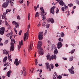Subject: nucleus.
<instances>
[{"instance_id": "nucleus-30", "label": "nucleus", "mask_w": 79, "mask_h": 79, "mask_svg": "<svg viewBox=\"0 0 79 79\" xmlns=\"http://www.w3.org/2000/svg\"><path fill=\"white\" fill-rule=\"evenodd\" d=\"M50 21L51 23H54V20L53 18H52L50 19Z\"/></svg>"}, {"instance_id": "nucleus-60", "label": "nucleus", "mask_w": 79, "mask_h": 79, "mask_svg": "<svg viewBox=\"0 0 79 79\" xmlns=\"http://www.w3.org/2000/svg\"><path fill=\"white\" fill-rule=\"evenodd\" d=\"M61 10L63 11H64V10H64V7H62V8H61Z\"/></svg>"}, {"instance_id": "nucleus-56", "label": "nucleus", "mask_w": 79, "mask_h": 79, "mask_svg": "<svg viewBox=\"0 0 79 79\" xmlns=\"http://www.w3.org/2000/svg\"><path fill=\"white\" fill-rule=\"evenodd\" d=\"M64 7L65 8V9H67V8H68V6H66V5L65 4H64Z\"/></svg>"}, {"instance_id": "nucleus-45", "label": "nucleus", "mask_w": 79, "mask_h": 79, "mask_svg": "<svg viewBox=\"0 0 79 79\" xmlns=\"http://www.w3.org/2000/svg\"><path fill=\"white\" fill-rule=\"evenodd\" d=\"M17 19H19H19H21V17H20V16H19V15H18L17 17Z\"/></svg>"}, {"instance_id": "nucleus-42", "label": "nucleus", "mask_w": 79, "mask_h": 79, "mask_svg": "<svg viewBox=\"0 0 79 79\" xmlns=\"http://www.w3.org/2000/svg\"><path fill=\"white\" fill-rule=\"evenodd\" d=\"M62 78V76L59 75V76L57 77V79H61Z\"/></svg>"}, {"instance_id": "nucleus-61", "label": "nucleus", "mask_w": 79, "mask_h": 79, "mask_svg": "<svg viewBox=\"0 0 79 79\" xmlns=\"http://www.w3.org/2000/svg\"><path fill=\"white\" fill-rule=\"evenodd\" d=\"M11 29V26L10 25L8 24V29Z\"/></svg>"}, {"instance_id": "nucleus-17", "label": "nucleus", "mask_w": 79, "mask_h": 79, "mask_svg": "<svg viewBox=\"0 0 79 79\" xmlns=\"http://www.w3.org/2000/svg\"><path fill=\"white\" fill-rule=\"evenodd\" d=\"M59 4L60 5H61L62 6H63L64 5H65V4H64V2H63V0H61V1L59 2Z\"/></svg>"}, {"instance_id": "nucleus-47", "label": "nucleus", "mask_w": 79, "mask_h": 79, "mask_svg": "<svg viewBox=\"0 0 79 79\" xmlns=\"http://www.w3.org/2000/svg\"><path fill=\"white\" fill-rule=\"evenodd\" d=\"M22 33V30H20L19 31V35H21Z\"/></svg>"}, {"instance_id": "nucleus-46", "label": "nucleus", "mask_w": 79, "mask_h": 79, "mask_svg": "<svg viewBox=\"0 0 79 79\" xmlns=\"http://www.w3.org/2000/svg\"><path fill=\"white\" fill-rule=\"evenodd\" d=\"M23 2H24V0H20L19 1V3H20V4H21V3H23Z\"/></svg>"}, {"instance_id": "nucleus-34", "label": "nucleus", "mask_w": 79, "mask_h": 79, "mask_svg": "<svg viewBox=\"0 0 79 79\" xmlns=\"http://www.w3.org/2000/svg\"><path fill=\"white\" fill-rule=\"evenodd\" d=\"M60 35L61 37H63L64 36V33L63 32Z\"/></svg>"}, {"instance_id": "nucleus-51", "label": "nucleus", "mask_w": 79, "mask_h": 79, "mask_svg": "<svg viewBox=\"0 0 79 79\" xmlns=\"http://www.w3.org/2000/svg\"><path fill=\"white\" fill-rule=\"evenodd\" d=\"M60 35H61V33H59L58 34V35H57V37H60Z\"/></svg>"}, {"instance_id": "nucleus-37", "label": "nucleus", "mask_w": 79, "mask_h": 79, "mask_svg": "<svg viewBox=\"0 0 79 79\" xmlns=\"http://www.w3.org/2000/svg\"><path fill=\"white\" fill-rule=\"evenodd\" d=\"M50 66H51V69H53V68H54V66H53V64H51Z\"/></svg>"}, {"instance_id": "nucleus-49", "label": "nucleus", "mask_w": 79, "mask_h": 79, "mask_svg": "<svg viewBox=\"0 0 79 79\" xmlns=\"http://www.w3.org/2000/svg\"><path fill=\"white\" fill-rule=\"evenodd\" d=\"M75 2H76L78 5H79V1H78V0H77L76 1H75Z\"/></svg>"}, {"instance_id": "nucleus-62", "label": "nucleus", "mask_w": 79, "mask_h": 79, "mask_svg": "<svg viewBox=\"0 0 79 79\" xmlns=\"http://www.w3.org/2000/svg\"><path fill=\"white\" fill-rule=\"evenodd\" d=\"M55 66L56 67H58V66L59 65H58V63H57L55 64Z\"/></svg>"}, {"instance_id": "nucleus-54", "label": "nucleus", "mask_w": 79, "mask_h": 79, "mask_svg": "<svg viewBox=\"0 0 79 79\" xmlns=\"http://www.w3.org/2000/svg\"><path fill=\"white\" fill-rule=\"evenodd\" d=\"M32 43H31V44H30V47H31V50H32V49L31 48H32Z\"/></svg>"}, {"instance_id": "nucleus-12", "label": "nucleus", "mask_w": 79, "mask_h": 79, "mask_svg": "<svg viewBox=\"0 0 79 79\" xmlns=\"http://www.w3.org/2000/svg\"><path fill=\"white\" fill-rule=\"evenodd\" d=\"M56 7L55 6H54L52 7V8H51L50 10V12L51 13H52L53 15H54L55 13V11H54V9H55Z\"/></svg>"}, {"instance_id": "nucleus-50", "label": "nucleus", "mask_w": 79, "mask_h": 79, "mask_svg": "<svg viewBox=\"0 0 79 79\" xmlns=\"http://www.w3.org/2000/svg\"><path fill=\"white\" fill-rule=\"evenodd\" d=\"M73 5V4L72 3H70L68 5V6H70V7H71V6H72Z\"/></svg>"}, {"instance_id": "nucleus-8", "label": "nucleus", "mask_w": 79, "mask_h": 79, "mask_svg": "<svg viewBox=\"0 0 79 79\" xmlns=\"http://www.w3.org/2000/svg\"><path fill=\"white\" fill-rule=\"evenodd\" d=\"M74 69V68L72 66L71 69H68L69 71L70 74H74V71L73 70Z\"/></svg>"}, {"instance_id": "nucleus-10", "label": "nucleus", "mask_w": 79, "mask_h": 79, "mask_svg": "<svg viewBox=\"0 0 79 79\" xmlns=\"http://www.w3.org/2000/svg\"><path fill=\"white\" fill-rule=\"evenodd\" d=\"M19 63H21V60H19L18 61V59H16L15 60L14 64H15L16 66H18L19 65Z\"/></svg>"}, {"instance_id": "nucleus-64", "label": "nucleus", "mask_w": 79, "mask_h": 79, "mask_svg": "<svg viewBox=\"0 0 79 79\" xmlns=\"http://www.w3.org/2000/svg\"><path fill=\"white\" fill-rule=\"evenodd\" d=\"M53 79H56V76H54L53 77Z\"/></svg>"}, {"instance_id": "nucleus-4", "label": "nucleus", "mask_w": 79, "mask_h": 79, "mask_svg": "<svg viewBox=\"0 0 79 79\" xmlns=\"http://www.w3.org/2000/svg\"><path fill=\"white\" fill-rule=\"evenodd\" d=\"M13 40L14 42V44H15L16 41H15V40L14 39H11V42L10 43L11 44V46H10V51L11 52V51H13L14 50V49H15V47H14V43L13 42Z\"/></svg>"}, {"instance_id": "nucleus-36", "label": "nucleus", "mask_w": 79, "mask_h": 79, "mask_svg": "<svg viewBox=\"0 0 79 79\" xmlns=\"http://www.w3.org/2000/svg\"><path fill=\"white\" fill-rule=\"evenodd\" d=\"M30 13H28V20H29L30 19Z\"/></svg>"}, {"instance_id": "nucleus-21", "label": "nucleus", "mask_w": 79, "mask_h": 79, "mask_svg": "<svg viewBox=\"0 0 79 79\" xmlns=\"http://www.w3.org/2000/svg\"><path fill=\"white\" fill-rule=\"evenodd\" d=\"M7 60V56H6L3 59V62H6V61Z\"/></svg>"}, {"instance_id": "nucleus-44", "label": "nucleus", "mask_w": 79, "mask_h": 79, "mask_svg": "<svg viewBox=\"0 0 79 79\" xmlns=\"http://www.w3.org/2000/svg\"><path fill=\"white\" fill-rule=\"evenodd\" d=\"M14 31L15 32V33L17 34L18 32H17V31L16 30V29L15 28H14Z\"/></svg>"}, {"instance_id": "nucleus-20", "label": "nucleus", "mask_w": 79, "mask_h": 79, "mask_svg": "<svg viewBox=\"0 0 79 79\" xmlns=\"http://www.w3.org/2000/svg\"><path fill=\"white\" fill-rule=\"evenodd\" d=\"M69 61H72L73 60V56H71L69 57Z\"/></svg>"}, {"instance_id": "nucleus-53", "label": "nucleus", "mask_w": 79, "mask_h": 79, "mask_svg": "<svg viewBox=\"0 0 79 79\" xmlns=\"http://www.w3.org/2000/svg\"><path fill=\"white\" fill-rule=\"evenodd\" d=\"M10 63L9 62H8L7 64H6V66H10Z\"/></svg>"}, {"instance_id": "nucleus-13", "label": "nucleus", "mask_w": 79, "mask_h": 79, "mask_svg": "<svg viewBox=\"0 0 79 79\" xmlns=\"http://www.w3.org/2000/svg\"><path fill=\"white\" fill-rule=\"evenodd\" d=\"M5 29V28L4 27H2L1 29V30L0 31V34H1V35H3V34H4Z\"/></svg>"}, {"instance_id": "nucleus-41", "label": "nucleus", "mask_w": 79, "mask_h": 79, "mask_svg": "<svg viewBox=\"0 0 79 79\" xmlns=\"http://www.w3.org/2000/svg\"><path fill=\"white\" fill-rule=\"evenodd\" d=\"M27 6H29V4L30 3V2H29V1H27Z\"/></svg>"}, {"instance_id": "nucleus-29", "label": "nucleus", "mask_w": 79, "mask_h": 79, "mask_svg": "<svg viewBox=\"0 0 79 79\" xmlns=\"http://www.w3.org/2000/svg\"><path fill=\"white\" fill-rule=\"evenodd\" d=\"M40 71V73H39L40 74V77H42V75L41 74V73H42V70H40V71Z\"/></svg>"}, {"instance_id": "nucleus-5", "label": "nucleus", "mask_w": 79, "mask_h": 79, "mask_svg": "<svg viewBox=\"0 0 79 79\" xmlns=\"http://www.w3.org/2000/svg\"><path fill=\"white\" fill-rule=\"evenodd\" d=\"M43 34H44L43 32H40L39 33L38 37V39L40 40H41L43 39Z\"/></svg>"}, {"instance_id": "nucleus-3", "label": "nucleus", "mask_w": 79, "mask_h": 79, "mask_svg": "<svg viewBox=\"0 0 79 79\" xmlns=\"http://www.w3.org/2000/svg\"><path fill=\"white\" fill-rule=\"evenodd\" d=\"M40 10H41L43 13L42 15V20L45 21V20H46V19L45 18V16L44 15H46L47 13L45 12V10H44V9H43V7H40Z\"/></svg>"}, {"instance_id": "nucleus-22", "label": "nucleus", "mask_w": 79, "mask_h": 79, "mask_svg": "<svg viewBox=\"0 0 79 79\" xmlns=\"http://www.w3.org/2000/svg\"><path fill=\"white\" fill-rule=\"evenodd\" d=\"M58 40L60 42H63V39H62L61 37H60L58 39Z\"/></svg>"}, {"instance_id": "nucleus-63", "label": "nucleus", "mask_w": 79, "mask_h": 79, "mask_svg": "<svg viewBox=\"0 0 79 79\" xmlns=\"http://www.w3.org/2000/svg\"><path fill=\"white\" fill-rule=\"evenodd\" d=\"M47 30H45V33H44V35H46V34H47Z\"/></svg>"}, {"instance_id": "nucleus-32", "label": "nucleus", "mask_w": 79, "mask_h": 79, "mask_svg": "<svg viewBox=\"0 0 79 79\" xmlns=\"http://www.w3.org/2000/svg\"><path fill=\"white\" fill-rule=\"evenodd\" d=\"M11 10L7 9L6 10V13H8V12H10V11H11Z\"/></svg>"}, {"instance_id": "nucleus-38", "label": "nucleus", "mask_w": 79, "mask_h": 79, "mask_svg": "<svg viewBox=\"0 0 79 79\" xmlns=\"http://www.w3.org/2000/svg\"><path fill=\"white\" fill-rule=\"evenodd\" d=\"M11 55H8L7 57L8 59H11Z\"/></svg>"}, {"instance_id": "nucleus-23", "label": "nucleus", "mask_w": 79, "mask_h": 79, "mask_svg": "<svg viewBox=\"0 0 79 79\" xmlns=\"http://www.w3.org/2000/svg\"><path fill=\"white\" fill-rule=\"evenodd\" d=\"M10 39H11V38H12V37H13V32L11 31L10 33Z\"/></svg>"}, {"instance_id": "nucleus-14", "label": "nucleus", "mask_w": 79, "mask_h": 79, "mask_svg": "<svg viewBox=\"0 0 79 79\" xmlns=\"http://www.w3.org/2000/svg\"><path fill=\"white\" fill-rule=\"evenodd\" d=\"M62 46H63V44H62L61 42H59L58 43L57 48L58 49L60 48L61 47H62Z\"/></svg>"}, {"instance_id": "nucleus-33", "label": "nucleus", "mask_w": 79, "mask_h": 79, "mask_svg": "<svg viewBox=\"0 0 79 79\" xmlns=\"http://www.w3.org/2000/svg\"><path fill=\"white\" fill-rule=\"evenodd\" d=\"M56 14H58V13L59 12V10L58 9V8H56Z\"/></svg>"}, {"instance_id": "nucleus-1", "label": "nucleus", "mask_w": 79, "mask_h": 79, "mask_svg": "<svg viewBox=\"0 0 79 79\" xmlns=\"http://www.w3.org/2000/svg\"><path fill=\"white\" fill-rule=\"evenodd\" d=\"M42 45V42L41 41H39L38 43L37 47L38 50H40V51L38 53L40 55H44L43 49L41 47Z\"/></svg>"}, {"instance_id": "nucleus-52", "label": "nucleus", "mask_w": 79, "mask_h": 79, "mask_svg": "<svg viewBox=\"0 0 79 79\" xmlns=\"http://www.w3.org/2000/svg\"><path fill=\"white\" fill-rule=\"evenodd\" d=\"M8 40H6L4 44H6L8 43Z\"/></svg>"}, {"instance_id": "nucleus-59", "label": "nucleus", "mask_w": 79, "mask_h": 79, "mask_svg": "<svg viewBox=\"0 0 79 79\" xmlns=\"http://www.w3.org/2000/svg\"><path fill=\"white\" fill-rule=\"evenodd\" d=\"M7 73H8V74L9 73V74H11V71L10 70V71H8L7 72Z\"/></svg>"}, {"instance_id": "nucleus-40", "label": "nucleus", "mask_w": 79, "mask_h": 79, "mask_svg": "<svg viewBox=\"0 0 79 79\" xmlns=\"http://www.w3.org/2000/svg\"><path fill=\"white\" fill-rule=\"evenodd\" d=\"M35 65H37V63H38V62H37V59H35Z\"/></svg>"}, {"instance_id": "nucleus-19", "label": "nucleus", "mask_w": 79, "mask_h": 79, "mask_svg": "<svg viewBox=\"0 0 79 79\" xmlns=\"http://www.w3.org/2000/svg\"><path fill=\"white\" fill-rule=\"evenodd\" d=\"M55 50L54 51V54H56V55H57L58 54V50L56 49V47H55Z\"/></svg>"}, {"instance_id": "nucleus-48", "label": "nucleus", "mask_w": 79, "mask_h": 79, "mask_svg": "<svg viewBox=\"0 0 79 79\" xmlns=\"http://www.w3.org/2000/svg\"><path fill=\"white\" fill-rule=\"evenodd\" d=\"M11 75V74H10L9 73H7L6 76L8 77H10V76Z\"/></svg>"}, {"instance_id": "nucleus-18", "label": "nucleus", "mask_w": 79, "mask_h": 79, "mask_svg": "<svg viewBox=\"0 0 79 79\" xmlns=\"http://www.w3.org/2000/svg\"><path fill=\"white\" fill-rule=\"evenodd\" d=\"M51 58L52 60H53V59L56 60V55L55 54H54V55H52L51 56Z\"/></svg>"}, {"instance_id": "nucleus-11", "label": "nucleus", "mask_w": 79, "mask_h": 79, "mask_svg": "<svg viewBox=\"0 0 79 79\" xmlns=\"http://www.w3.org/2000/svg\"><path fill=\"white\" fill-rule=\"evenodd\" d=\"M21 45H23V40H21V41L19 42V45L18 46V51H19V49L21 48Z\"/></svg>"}, {"instance_id": "nucleus-16", "label": "nucleus", "mask_w": 79, "mask_h": 79, "mask_svg": "<svg viewBox=\"0 0 79 79\" xmlns=\"http://www.w3.org/2000/svg\"><path fill=\"white\" fill-rule=\"evenodd\" d=\"M46 57H47V59L48 60L51 61V56H50V55L49 54H47Z\"/></svg>"}, {"instance_id": "nucleus-9", "label": "nucleus", "mask_w": 79, "mask_h": 79, "mask_svg": "<svg viewBox=\"0 0 79 79\" xmlns=\"http://www.w3.org/2000/svg\"><path fill=\"white\" fill-rule=\"evenodd\" d=\"M12 24H15V28H16L17 27L18 29H19V23H17L16 22L13 21L12 22Z\"/></svg>"}, {"instance_id": "nucleus-35", "label": "nucleus", "mask_w": 79, "mask_h": 79, "mask_svg": "<svg viewBox=\"0 0 79 79\" xmlns=\"http://www.w3.org/2000/svg\"><path fill=\"white\" fill-rule=\"evenodd\" d=\"M5 25L6 26H8V22L6 20H5Z\"/></svg>"}, {"instance_id": "nucleus-15", "label": "nucleus", "mask_w": 79, "mask_h": 79, "mask_svg": "<svg viewBox=\"0 0 79 79\" xmlns=\"http://www.w3.org/2000/svg\"><path fill=\"white\" fill-rule=\"evenodd\" d=\"M8 5H9L8 3L6 2H5L2 4V6L3 8H6L8 6Z\"/></svg>"}, {"instance_id": "nucleus-58", "label": "nucleus", "mask_w": 79, "mask_h": 79, "mask_svg": "<svg viewBox=\"0 0 79 79\" xmlns=\"http://www.w3.org/2000/svg\"><path fill=\"white\" fill-rule=\"evenodd\" d=\"M41 26V24H40V22L37 25L38 27H40Z\"/></svg>"}, {"instance_id": "nucleus-6", "label": "nucleus", "mask_w": 79, "mask_h": 79, "mask_svg": "<svg viewBox=\"0 0 79 79\" xmlns=\"http://www.w3.org/2000/svg\"><path fill=\"white\" fill-rule=\"evenodd\" d=\"M7 13H6V12L3 13V14L2 15V14H0V19H1V18H2V19H4V18H5V15H6ZM2 20H0V25H1V24H2Z\"/></svg>"}, {"instance_id": "nucleus-7", "label": "nucleus", "mask_w": 79, "mask_h": 79, "mask_svg": "<svg viewBox=\"0 0 79 79\" xmlns=\"http://www.w3.org/2000/svg\"><path fill=\"white\" fill-rule=\"evenodd\" d=\"M45 65L47 69L48 70V71H51V68L50 66V64H49V63L48 62L45 63Z\"/></svg>"}, {"instance_id": "nucleus-57", "label": "nucleus", "mask_w": 79, "mask_h": 79, "mask_svg": "<svg viewBox=\"0 0 79 79\" xmlns=\"http://www.w3.org/2000/svg\"><path fill=\"white\" fill-rule=\"evenodd\" d=\"M23 73L24 76H26L27 74L26 73V72H23Z\"/></svg>"}, {"instance_id": "nucleus-24", "label": "nucleus", "mask_w": 79, "mask_h": 79, "mask_svg": "<svg viewBox=\"0 0 79 79\" xmlns=\"http://www.w3.org/2000/svg\"><path fill=\"white\" fill-rule=\"evenodd\" d=\"M3 54H5V55H8V51H3Z\"/></svg>"}, {"instance_id": "nucleus-27", "label": "nucleus", "mask_w": 79, "mask_h": 79, "mask_svg": "<svg viewBox=\"0 0 79 79\" xmlns=\"http://www.w3.org/2000/svg\"><path fill=\"white\" fill-rule=\"evenodd\" d=\"M11 0H6V3L8 4H9V3L11 2Z\"/></svg>"}, {"instance_id": "nucleus-25", "label": "nucleus", "mask_w": 79, "mask_h": 79, "mask_svg": "<svg viewBox=\"0 0 79 79\" xmlns=\"http://www.w3.org/2000/svg\"><path fill=\"white\" fill-rule=\"evenodd\" d=\"M50 27V24H46V28H47V29H48Z\"/></svg>"}, {"instance_id": "nucleus-28", "label": "nucleus", "mask_w": 79, "mask_h": 79, "mask_svg": "<svg viewBox=\"0 0 79 79\" xmlns=\"http://www.w3.org/2000/svg\"><path fill=\"white\" fill-rule=\"evenodd\" d=\"M39 12H37L35 14V17H39Z\"/></svg>"}, {"instance_id": "nucleus-39", "label": "nucleus", "mask_w": 79, "mask_h": 79, "mask_svg": "<svg viewBox=\"0 0 79 79\" xmlns=\"http://www.w3.org/2000/svg\"><path fill=\"white\" fill-rule=\"evenodd\" d=\"M46 23L45 22H44L42 23V26L44 27L45 26Z\"/></svg>"}, {"instance_id": "nucleus-43", "label": "nucleus", "mask_w": 79, "mask_h": 79, "mask_svg": "<svg viewBox=\"0 0 79 79\" xmlns=\"http://www.w3.org/2000/svg\"><path fill=\"white\" fill-rule=\"evenodd\" d=\"M23 72H26V68L25 67H23Z\"/></svg>"}, {"instance_id": "nucleus-31", "label": "nucleus", "mask_w": 79, "mask_h": 79, "mask_svg": "<svg viewBox=\"0 0 79 79\" xmlns=\"http://www.w3.org/2000/svg\"><path fill=\"white\" fill-rule=\"evenodd\" d=\"M75 50H76L75 49H73V50H72L71 51V52H69V53H71V54H73V53L74 52H75Z\"/></svg>"}, {"instance_id": "nucleus-55", "label": "nucleus", "mask_w": 79, "mask_h": 79, "mask_svg": "<svg viewBox=\"0 0 79 79\" xmlns=\"http://www.w3.org/2000/svg\"><path fill=\"white\" fill-rule=\"evenodd\" d=\"M10 33L7 34L6 35V36L7 37H9V36H10Z\"/></svg>"}, {"instance_id": "nucleus-2", "label": "nucleus", "mask_w": 79, "mask_h": 79, "mask_svg": "<svg viewBox=\"0 0 79 79\" xmlns=\"http://www.w3.org/2000/svg\"><path fill=\"white\" fill-rule=\"evenodd\" d=\"M29 28H30V24H29L28 27V30H27V32L26 33H24V40L26 41V40L28 39V37H29Z\"/></svg>"}, {"instance_id": "nucleus-26", "label": "nucleus", "mask_w": 79, "mask_h": 79, "mask_svg": "<svg viewBox=\"0 0 79 79\" xmlns=\"http://www.w3.org/2000/svg\"><path fill=\"white\" fill-rule=\"evenodd\" d=\"M2 38H0V46H3V44L2 43H1V41H2Z\"/></svg>"}]
</instances>
